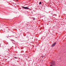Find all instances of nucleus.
Segmentation results:
<instances>
[{
	"label": "nucleus",
	"instance_id": "nucleus-1",
	"mask_svg": "<svg viewBox=\"0 0 66 66\" xmlns=\"http://www.w3.org/2000/svg\"><path fill=\"white\" fill-rule=\"evenodd\" d=\"M51 63L52 64L50 66H52V65L53 66H55V62L54 61H53L51 62Z\"/></svg>",
	"mask_w": 66,
	"mask_h": 66
},
{
	"label": "nucleus",
	"instance_id": "nucleus-2",
	"mask_svg": "<svg viewBox=\"0 0 66 66\" xmlns=\"http://www.w3.org/2000/svg\"><path fill=\"white\" fill-rule=\"evenodd\" d=\"M22 7L23 9H25V10H27L28 9L31 10V9H30L29 8H28V7H24L23 6H22Z\"/></svg>",
	"mask_w": 66,
	"mask_h": 66
},
{
	"label": "nucleus",
	"instance_id": "nucleus-3",
	"mask_svg": "<svg viewBox=\"0 0 66 66\" xmlns=\"http://www.w3.org/2000/svg\"><path fill=\"white\" fill-rule=\"evenodd\" d=\"M56 42H55L52 45L51 47H53L54 46H55L56 45Z\"/></svg>",
	"mask_w": 66,
	"mask_h": 66
},
{
	"label": "nucleus",
	"instance_id": "nucleus-4",
	"mask_svg": "<svg viewBox=\"0 0 66 66\" xmlns=\"http://www.w3.org/2000/svg\"><path fill=\"white\" fill-rule=\"evenodd\" d=\"M42 4V2H40L39 3V4L40 5V4Z\"/></svg>",
	"mask_w": 66,
	"mask_h": 66
},
{
	"label": "nucleus",
	"instance_id": "nucleus-5",
	"mask_svg": "<svg viewBox=\"0 0 66 66\" xmlns=\"http://www.w3.org/2000/svg\"><path fill=\"white\" fill-rule=\"evenodd\" d=\"M14 58H15V59H17V58L16 57H14Z\"/></svg>",
	"mask_w": 66,
	"mask_h": 66
},
{
	"label": "nucleus",
	"instance_id": "nucleus-6",
	"mask_svg": "<svg viewBox=\"0 0 66 66\" xmlns=\"http://www.w3.org/2000/svg\"><path fill=\"white\" fill-rule=\"evenodd\" d=\"M35 18H34V19H33V20H35Z\"/></svg>",
	"mask_w": 66,
	"mask_h": 66
},
{
	"label": "nucleus",
	"instance_id": "nucleus-7",
	"mask_svg": "<svg viewBox=\"0 0 66 66\" xmlns=\"http://www.w3.org/2000/svg\"><path fill=\"white\" fill-rule=\"evenodd\" d=\"M41 57H42V58H43V57H44V56H41Z\"/></svg>",
	"mask_w": 66,
	"mask_h": 66
},
{
	"label": "nucleus",
	"instance_id": "nucleus-8",
	"mask_svg": "<svg viewBox=\"0 0 66 66\" xmlns=\"http://www.w3.org/2000/svg\"><path fill=\"white\" fill-rule=\"evenodd\" d=\"M16 1H18V0H16Z\"/></svg>",
	"mask_w": 66,
	"mask_h": 66
}]
</instances>
